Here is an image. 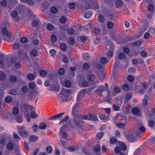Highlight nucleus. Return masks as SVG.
Here are the masks:
<instances>
[{
    "mask_svg": "<svg viewBox=\"0 0 155 155\" xmlns=\"http://www.w3.org/2000/svg\"><path fill=\"white\" fill-rule=\"evenodd\" d=\"M34 107L33 106L28 105L27 104H23L21 105V111L23 112L25 111V115L27 122H29L31 120V118L29 116V110H33Z\"/></svg>",
    "mask_w": 155,
    "mask_h": 155,
    "instance_id": "obj_1",
    "label": "nucleus"
},
{
    "mask_svg": "<svg viewBox=\"0 0 155 155\" xmlns=\"http://www.w3.org/2000/svg\"><path fill=\"white\" fill-rule=\"evenodd\" d=\"M18 133L22 137L26 138L29 136L28 132L26 130V128L24 126H19L17 127Z\"/></svg>",
    "mask_w": 155,
    "mask_h": 155,
    "instance_id": "obj_2",
    "label": "nucleus"
},
{
    "mask_svg": "<svg viewBox=\"0 0 155 155\" xmlns=\"http://www.w3.org/2000/svg\"><path fill=\"white\" fill-rule=\"evenodd\" d=\"M118 144L119 146L116 147L114 149L115 152L118 154L120 153L121 150L124 151L127 148L126 145L124 144L123 143L120 142L118 143Z\"/></svg>",
    "mask_w": 155,
    "mask_h": 155,
    "instance_id": "obj_3",
    "label": "nucleus"
},
{
    "mask_svg": "<svg viewBox=\"0 0 155 155\" xmlns=\"http://www.w3.org/2000/svg\"><path fill=\"white\" fill-rule=\"evenodd\" d=\"M139 131L142 132H143L145 131V128L141 124L138 125L137 130L134 131V134L138 137L141 136L142 134Z\"/></svg>",
    "mask_w": 155,
    "mask_h": 155,
    "instance_id": "obj_4",
    "label": "nucleus"
},
{
    "mask_svg": "<svg viewBox=\"0 0 155 155\" xmlns=\"http://www.w3.org/2000/svg\"><path fill=\"white\" fill-rule=\"evenodd\" d=\"M83 118L84 120H88L94 121H97L98 120L97 116L91 114L87 116H83Z\"/></svg>",
    "mask_w": 155,
    "mask_h": 155,
    "instance_id": "obj_5",
    "label": "nucleus"
},
{
    "mask_svg": "<svg viewBox=\"0 0 155 155\" xmlns=\"http://www.w3.org/2000/svg\"><path fill=\"white\" fill-rule=\"evenodd\" d=\"M99 4H93L91 5H87L85 7L86 10H87L90 8H92L95 10H97L99 9Z\"/></svg>",
    "mask_w": 155,
    "mask_h": 155,
    "instance_id": "obj_6",
    "label": "nucleus"
},
{
    "mask_svg": "<svg viewBox=\"0 0 155 155\" xmlns=\"http://www.w3.org/2000/svg\"><path fill=\"white\" fill-rule=\"evenodd\" d=\"M2 32L3 35L4 36H6L9 38H10L12 37V34L10 32H8L6 28H3L2 29Z\"/></svg>",
    "mask_w": 155,
    "mask_h": 155,
    "instance_id": "obj_7",
    "label": "nucleus"
},
{
    "mask_svg": "<svg viewBox=\"0 0 155 155\" xmlns=\"http://www.w3.org/2000/svg\"><path fill=\"white\" fill-rule=\"evenodd\" d=\"M65 127V126L64 125H63L61 127L60 129V134L61 136L64 139H65L66 137L68 136V135L66 134L64 131V128Z\"/></svg>",
    "mask_w": 155,
    "mask_h": 155,
    "instance_id": "obj_8",
    "label": "nucleus"
},
{
    "mask_svg": "<svg viewBox=\"0 0 155 155\" xmlns=\"http://www.w3.org/2000/svg\"><path fill=\"white\" fill-rule=\"evenodd\" d=\"M99 77L100 80L104 79L106 76V73L104 71L100 72L98 73Z\"/></svg>",
    "mask_w": 155,
    "mask_h": 155,
    "instance_id": "obj_9",
    "label": "nucleus"
},
{
    "mask_svg": "<svg viewBox=\"0 0 155 155\" xmlns=\"http://www.w3.org/2000/svg\"><path fill=\"white\" fill-rule=\"evenodd\" d=\"M64 114V113H62L59 114L55 116L50 117V119L55 120L57 119H61V118L62 116Z\"/></svg>",
    "mask_w": 155,
    "mask_h": 155,
    "instance_id": "obj_10",
    "label": "nucleus"
},
{
    "mask_svg": "<svg viewBox=\"0 0 155 155\" xmlns=\"http://www.w3.org/2000/svg\"><path fill=\"white\" fill-rule=\"evenodd\" d=\"M71 91L69 89L64 88L62 89V91L60 93V94L62 95H66L68 93H70Z\"/></svg>",
    "mask_w": 155,
    "mask_h": 155,
    "instance_id": "obj_11",
    "label": "nucleus"
},
{
    "mask_svg": "<svg viewBox=\"0 0 155 155\" xmlns=\"http://www.w3.org/2000/svg\"><path fill=\"white\" fill-rule=\"evenodd\" d=\"M61 81L63 85H64L65 87H69L71 86V83L70 81L67 80L65 81L64 83V84L62 79H61Z\"/></svg>",
    "mask_w": 155,
    "mask_h": 155,
    "instance_id": "obj_12",
    "label": "nucleus"
},
{
    "mask_svg": "<svg viewBox=\"0 0 155 155\" xmlns=\"http://www.w3.org/2000/svg\"><path fill=\"white\" fill-rule=\"evenodd\" d=\"M16 61L15 59H13L11 61L12 63H14V66L15 68H19L21 66L19 62H16Z\"/></svg>",
    "mask_w": 155,
    "mask_h": 155,
    "instance_id": "obj_13",
    "label": "nucleus"
},
{
    "mask_svg": "<svg viewBox=\"0 0 155 155\" xmlns=\"http://www.w3.org/2000/svg\"><path fill=\"white\" fill-rule=\"evenodd\" d=\"M116 124L118 127L120 129H122L125 128L126 125L125 123L123 124L118 123H116Z\"/></svg>",
    "mask_w": 155,
    "mask_h": 155,
    "instance_id": "obj_14",
    "label": "nucleus"
},
{
    "mask_svg": "<svg viewBox=\"0 0 155 155\" xmlns=\"http://www.w3.org/2000/svg\"><path fill=\"white\" fill-rule=\"evenodd\" d=\"M19 112V108L17 107H15L12 110L13 114L14 115H16L18 114Z\"/></svg>",
    "mask_w": 155,
    "mask_h": 155,
    "instance_id": "obj_15",
    "label": "nucleus"
},
{
    "mask_svg": "<svg viewBox=\"0 0 155 155\" xmlns=\"http://www.w3.org/2000/svg\"><path fill=\"white\" fill-rule=\"evenodd\" d=\"M31 117L32 118H36L38 117V115L36 112L33 110H32L31 112Z\"/></svg>",
    "mask_w": 155,
    "mask_h": 155,
    "instance_id": "obj_16",
    "label": "nucleus"
},
{
    "mask_svg": "<svg viewBox=\"0 0 155 155\" xmlns=\"http://www.w3.org/2000/svg\"><path fill=\"white\" fill-rule=\"evenodd\" d=\"M134 134L133 133H129L125 135V136L128 140H130L134 136Z\"/></svg>",
    "mask_w": 155,
    "mask_h": 155,
    "instance_id": "obj_17",
    "label": "nucleus"
},
{
    "mask_svg": "<svg viewBox=\"0 0 155 155\" xmlns=\"http://www.w3.org/2000/svg\"><path fill=\"white\" fill-rule=\"evenodd\" d=\"M95 78V77L94 75L90 74L88 75L87 79L89 81L93 82L94 81Z\"/></svg>",
    "mask_w": 155,
    "mask_h": 155,
    "instance_id": "obj_18",
    "label": "nucleus"
},
{
    "mask_svg": "<svg viewBox=\"0 0 155 155\" xmlns=\"http://www.w3.org/2000/svg\"><path fill=\"white\" fill-rule=\"evenodd\" d=\"M38 54V52L35 50H33L30 52V55L31 56H36Z\"/></svg>",
    "mask_w": 155,
    "mask_h": 155,
    "instance_id": "obj_19",
    "label": "nucleus"
},
{
    "mask_svg": "<svg viewBox=\"0 0 155 155\" xmlns=\"http://www.w3.org/2000/svg\"><path fill=\"white\" fill-rule=\"evenodd\" d=\"M47 125L44 122H41L39 125V128L42 130H45L47 128Z\"/></svg>",
    "mask_w": 155,
    "mask_h": 155,
    "instance_id": "obj_20",
    "label": "nucleus"
},
{
    "mask_svg": "<svg viewBox=\"0 0 155 155\" xmlns=\"http://www.w3.org/2000/svg\"><path fill=\"white\" fill-rule=\"evenodd\" d=\"M21 1L23 2L26 3L27 2L28 4L30 5H32L34 4L32 0H20Z\"/></svg>",
    "mask_w": 155,
    "mask_h": 155,
    "instance_id": "obj_21",
    "label": "nucleus"
},
{
    "mask_svg": "<svg viewBox=\"0 0 155 155\" xmlns=\"http://www.w3.org/2000/svg\"><path fill=\"white\" fill-rule=\"evenodd\" d=\"M38 139V137L37 136H31L30 137L29 140L30 141L34 142L37 140Z\"/></svg>",
    "mask_w": 155,
    "mask_h": 155,
    "instance_id": "obj_22",
    "label": "nucleus"
},
{
    "mask_svg": "<svg viewBox=\"0 0 155 155\" xmlns=\"http://www.w3.org/2000/svg\"><path fill=\"white\" fill-rule=\"evenodd\" d=\"M100 61L101 63L104 64L108 63V61L107 60V59L106 58L104 57L101 58Z\"/></svg>",
    "mask_w": 155,
    "mask_h": 155,
    "instance_id": "obj_23",
    "label": "nucleus"
},
{
    "mask_svg": "<svg viewBox=\"0 0 155 155\" xmlns=\"http://www.w3.org/2000/svg\"><path fill=\"white\" fill-rule=\"evenodd\" d=\"M14 147V145L13 143H8L7 145V149L9 150H12L13 149Z\"/></svg>",
    "mask_w": 155,
    "mask_h": 155,
    "instance_id": "obj_24",
    "label": "nucleus"
},
{
    "mask_svg": "<svg viewBox=\"0 0 155 155\" xmlns=\"http://www.w3.org/2000/svg\"><path fill=\"white\" fill-rule=\"evenodd\" d=\"M104 135L103 132H101L99 133L96 135V139L97 140H100L101 139Z\"/></svg>",
    "mask_w": 155,
    "mask_h": 155,
    "instance_id": "obj_25",
    "label": "nucleus"
},
{
    "mask_svg": "<svg viewBox=\"0 0 155 155\" xmlns=\"http://www.w3.org/2000/svg\"><path fill=\"white\" fill-rule=\"evenodd\" d=\"M91 15L92 13L91 12L89 11H87L85 13L84 17L86 18H88L91 17Z\"/></svg>",
    "mask_w": 155,
    "mask_h": 155,
    "instance_id": "obj_26",
    "label": "nucleus"
},
{
    "mask_svg": "<svg viewBox=\"0 0 155 155\" xmlns=\"http://www.w3.org/2000/svg\"><path fill=\"white\" fill-rule=\"evenodd\" d=\"M13 135L14 136V138L16 140L19 141L20 139V137H19L18 134L15 132H13Z\"/></svg>",
    "mask_w": 155,
    "mask_h": 155,
    "instance_id": "obj_27",
    "label": "nucleus"
},
{
    "mask_svg": "<svg viewBox=\"0 0 155 155\" xmlns=\"http://www.w3.org/2000/svg\"><path fill=\"white\" fill-rule=\"evenodd\" d=\"M6 78V76L5 74L3 72H1L0 73V80L2 81L4 80Z\"/></svg>",
    "mask_w": 155,
    "mask_h": 155,
    "instance_id": "obj_28",
    "label": "nucleus"
},
{
    "mask_svg": "<svg viewBox=\"0 0 155 155\" xmlns=\"http://www.w3.org/2000/svg\"><path fill=\"white\" fill-rule=\"evenodd\" d=\"M86 92L85 90H83L81 91L79 93V94L78 95L77 100L78 101L79 100V97L81 96H82L84 95V93Z\"/></svg>",
    "mask_w": 155,
    "mask_h": 155,
    "instance_id": "obj_29",
    "label": "nucleus"
},
{
    "mask_svg": "<svg viewBox=\"0 0 155 155\" xmlns=\"http://www.w3.org/2000/svg\"><path fill=\"white\" fill-rule=\"evenodd\" d=\"M68 41L70 44L73 45L75 42V40L74 38L71 37L68 39Z\"/></svg>",
    "mask_w": 155,
    "mask_h": 155,
    "instance_id": "obj_30",
    "label": "nucleus"
},
{
    "mask_svg": "<svg viewBox=\"0 0 155 155\" xmlns=\"http://www.w3.org/2000/svg\"><path fill=\"white\" fill-rule=\"evenodd\" d=\"M98 20L101 23H103L105 21V19L104 17L101 15L99 16Z\"/></svg>",
    "mask_w": 155,
    "mask_h": 155,
    "instance_id": "obj_31",
    "label": "nucleus"
},
{
    "mask_svg": "<svg viewBox=\"0 0 155 155\" xmlns=\"http://www.w3.org/2000/svg\"><path fill=\"white\" fill-rule=\"evenodd\" d=\"M47 72L44 70H41L40 72V76L42 77H44L47 74Z\"/></svg>",
    "mask_w": 155,
    "mask_h": 155,
    "instance_id": "obj_32",
    "label": "nucleus"
},
{
    "mask_svg": "<svg viewBox=\"0 0 155 155\" xmlns=\"http://www.w3.org/2000/svg\"><path fill=\"white\" fill-rule=\"evenodd\" d=\"M79 105V104L78 102L75 105L73 108L72 113L74 115V112L76 110H77V108L78 107Z\"/></svg>",
    "mask_w": 155,
    "mask_h": 155,
    "instance_id": "obj_33",
    "label": "nucleus"
},
{
    "mask_svg": "<svg viewBox=\"0 0 155 155\" xmlns=\"http://www.w3.org/2000/svg\"><path fill=\"white\" fill-rule=\"evenodd\" d=\"M11 16L13 18H16L18 16V12L16 11H14L11 13Z\"/></svg>",
    "mask_w": 155,
    "mask_h": 155,
    "instance_id": "obj_34",
    "label": "nucleus"
},
{
    "mask_svg": "<svg viewBox=\"0 0 155 155\" xmlns=\"http://www.w3.org/2000/svg\"><path fill=\"white\" fill-rule=\"evenodd\" d=\"M90 57L89 54L87 53H84L83 54V58L84 60H87Z\"/></svg>",
    "mask_w": 155,
    "mask_h": 155,
    "instance_id": "obj_35",
    "label": "nucleus"
},
{
    "mask_svg": "<svg viewBox=\"0 0 155 155\" xmlns=\"http://www.w3.org/2000/svg\"><path fill=\"white\" fill-rule=\"evenodd\" d=\"M46 150L48 153H51L52 152V148L51 146H48L46 148Z\"/></svg>",
    "mask_w": 155,
    "mask_h": 155,
    "instance_id": "obj_36",
    "label": "nucleus"
},
{
    "mask_svg": "<svg viewBox=\"0 0 155 155\" xmlns=\"http://www.w3.org/2000/svg\"><path fill=\"white\" fill-rule=\"evenodd\" d=\"M35 78V76L31 74H29L28 75V78L30 81L33 80Z\"/></svg>",
    "mask_w": 155,
    "mask_h": 155,
    "instance_id": "obj_37",
    "label": "nucleus"
},
{
    "mask_svg": "<svg viewBox=\"0 0 155 155\" xmlns=\"http://www.w3.org/2000/svg\"><path fill=\"white\" fill-rule=\"evenodd\" d=\"M132 113L134 114H137L139 112V110L137 107H135L132 109Z\"/></svg>",
    "mask_w": 155,
    "mask_h": 155,
    "instance_id": "obj_38",
    "label": "nucleus"
},
{
    "mask_svg": "<svg viewBox=\"0 0 155 155\" xmlns=\"http://www.w3.org/2000/svg\"><path fill=\"white\" fill-rule=\"evenodd\" d=\"M60 48L61 50L65 51L67 49V46L65 44H62L61 45Z\"/></svg>",
    "mask_w": 155,
    "mask_h": 155,
    "instance_id": "obj_39",
    "label": "nucleus"
},
{
    "mask_svg": "<svg viewBox=\"0 0 155 155\" xmlns=\"http://www.w3.org/2000/svg\"><path fill=\"white\" fill-rule=\"evenodd\" d=\"M107 28H112L114 27V24L111 22H108L107 24Z\"/></svg>",
    "mask_w": 155,
    "mask_h": 155,
    "instance_id": "obj_40",
    "label": "nucleus"
},
{
    "mask_svg": "<svg viewBox=\"0 0 155 155\" xmlns=\"http://www.w3.org/2000/svg\"><path fill=\"white\" fill-rule=\"evenodd\" d=\"M39 22V21L38 19L35 21H33L32 23V25L34 27L37 26Z\"/></svg>",
    "mask_w": 155,
    "mask_h": 155,
    "instance_id": "obj_41",
    "label": "nucleus"
},
{
    "mask_svg": "<svg viewBox=\"0 0 155 155\" xmlns=\"http://www.w3.org/2000/svg\"><path fill=\"white\" fill-rule=\"evenodd\" d=\"M66 18L64 16L61 17L60 20V22L61 23H64L66 22Z\"/></svg>",
    "mask_w": 155,
    "mask_h": 155,
    "instance_id": "obj_42",
    "label": "nucleus"
},
{
    "mask_svg": "<svg viewBox=\"0 0 155 155\" xmlns=\"http://www.w3.org/2000/svg\"><path fill=\"white\" fill-rule=\"evenodd\" d=\"M122 89L124 91H127L129 89L128 85L126 84H124L122 86Z\"/></svg>",
    "mask_w": 155,
    "mask_h": 155,
    "instance_id": "obj_43",
    "label": "nucleus"
},
{
    "mask_svg": "<svg viewBox=\"0 0 155 155\" xmlns=\"http://www.w3.org/2000/svg\"><path fill=\"white\" fill-rule=\"evenodd\" d=\"M29 87L31 89H34L35 87V84L34 82H31L29 84Z\"/></svg>",
    "mask_w": 155,
    "mask_h": 155,
    "instance_id": "obj_44",
    "label": "nucleus"
},
{
    "mask_svg": "<svg viewBox=\"0 0 155 155\" xmlns=\"http://www.w3.org/2000/svg\"><path fill=\"white\" fill-rule=\"evenodd\" d=\"M115 4L117 7H120L122 5V2L120 0H118L116 2Z\"/></svg>",
    "mask_w": 155,
    "mask_h": 155,
    "instance_id": "obj_45",
    "label": "nucleus"
},
{
    "mask_svg": "<svg viewBox=\"0 0 155 155\" xmlns=\"http://www.w3.org/2000/svg\"><path fill=\"white\" fill-rule=\"evenodd\" d=\"M100 119L102 121H107L108 119L106 117H105L102 114H101L100 116Z\"/></svg>",
    "mask_w": 155,
    "mask_h": 155,
    "instance_id": "obj_46",
    "label": "nucleus"
},
{
    "mask_svg": "<svg viewBox=\"0 0 155 155\" xmlns=\"http://www.w3.org/2000/svg\"><path fill=\"white\" fill-rule=\"evenodd\" d=\"M116 142V139L114 137H112L110 140V143L111 144H113Z\"/></svg>",
    "mask_w": 155,
    "mask_h": 155,
    "instance_id": "obj_47",
    "label": "nucleus"
},
{
    "mask_svg": "<svg viewBox=\"0 0 155 155\" xmlns=\"http://www.w3.org/2000/svg\"><path fill=\"white\" fill-rule=\"evenodd\" d=\"M10 80L12 82H15L17 80L16 77L14 75H12L10 78Z\"/></svg>",
    "mask_w": 155,
    "mask_h": 155,
    "instance_id": "obj_48",
    "label": "nucleus"
},
{
    "mask_svg": "<svg viewBox=\"0 0 155 155\" xmlns=\"http://www.w3.org/2000/svg\"><path fill=\"white\" fill-rule=\"evenodd\" d=\"M51 12L53 13H56L58 11L57 9L55 7H53L51 9Z\"/></svg>",
    "mask_w": 155,
    "mask_h": 155,
    "instance_id": "obj_49",
    "label": "nucleus"
},
{
    "mask_svg": "<svg viewBox=\"0 0 155 155\" xmlns=\"http://www.w3.org/2000/svg\"><path fill=\"white\" fill-rule=\"evenodd\" d=\"M22 118L20 116H18L16 118V120L18 123H21L22 121Z\"/></svg>",
    "mask_w": 155,
    "mask_h": 155,
    "instance_id": "obj_50",
    "label": "nucleus"
},
{
    "mask_svg": "<svg viewBox=\"0 0 155 155\" xmlns=\"http://www.w3.org/2000/svg\"><path fill=\"white\" fill-rule=\"evenodd\" d=\"M94 149L95 151L98 152L101 150V147L99 145H97L94 147Z\"/></svg>",
    "mask_w": 155,
    "mask_h": 155,
    "instance_id": "obj_51",
    "label": "nucleus"
},
{
    "mask_svg": "<svg viewBox=\"0 0 155 155\" xmlns=\"http://www.w3.org/2000/svg\"><path fill=\"white\" fill-rule=\"evenodd\" d=\"M51 39L52 42H55L57 40V38L54 35H52L51 37Z\"/></svg>",
    "mask_w": 155,
    "mask_h": 155,
    "instance_id": "obj_52",
    "label": "nucleus"
},
{
    "mask_svg": "<svg viewBox=\"0 0 155 155\" xmlns=\"http://www.w3.org/2000/svg\"><path fill=\"white\" fill-rule=\"evenodd\" d=\"M105 89L103 87V86H101L98 87V88L97 89V91L99 92H102L104 91Z\"/></svg>",
    "mask_w": 155,
    "mask_h": 155,
    "instance_id": "obj_53",
    "label": "nucleus"
},
{
    "mask_svg": "<svg viewBox=\"0 0 155 155\" xmlns=\"http://www.w3.org/2000/svg\"><path fill=\"white\" fill-rule=\"evenodd\" d=\"M50 52L51 55L53 57L54 56L56 53V51L54 49L51 50L50 51Z\"/></svg>",
    "mask_w": 155,
    "mask_h": 155,
    "instance_id": "obj_54",
    "label": "nucleus"
},
{
    "mask_svg": "<svg viewBox=\"0 0 155 155\" xmlns=\"http://www.w3.org/2000/svg\"><path fill=\"white\" fill-rule=\"evenodd\" d=\"M125 57V55L123 53H121L119 55V58L120 60L124 59Z\"/></svg>",
    "mask_w": 155,
    "mask_h": 155,
    "instance_id": "obj_55",
    "label": "nucleus"
},
{
    "mask_svg": "<svg viewBox=\"0 0 155 155\" xmlns=\"http://www.w3.org/2000/svg\"><path fill=\"white\" fill-rule=\"evenodd\" d=\"M68 119V116H67L63 120H61L60 121L59 123L60 124H62L63 122L66 121Z\"/></svg>",
    "mask_w": 155,
    "mask_h": 155,
    "instance_id": "obj_56",
    "label": "nucleus"
},
{
    "mask_svg": "<svg viewBox=\"0 0 155 155\" xmlns=\"http://www.w3.org/2000/svg\"><path fill=\"white\" fill-rule=\"evenodd\" d=\"M127 79L130 82H132L134 81V77L131 75L129 76L127 78Z\"/></svg>",
    "mask_w": 155,
    "mask_h": 155,
    "instance_id": "obj_57",
    "label": "nucleus"
},
{
    "mask_svg": "<svg viewBox=\"0 0 155 155\" xmlns=\"http://www.w3.org/2000/svg\"><path fill=\"white\" fill-rule=\"evenodd\" d=\"M18 54L19 55H21V54H23L24 56L28 57V56L26 54V53L24 52L23 51L20 50L18 52Z\"/></svg>",
    "mask_w": 155,
    "mask_h": 155,
    "instance_id": "obj_58",
    "label": "nucleus"
},
{
    "mask_svg": "<svg viewBox=\"0 0 155 155\" xmlns=\"http://www.w3.org/2000/svg\"><path fill=\"white\" fill-rule=\"evenodd\" d=\"M75 5L73 2H71L69 3V7L71 9H73L75 8Z\"/></svg>",
    "mask_w": 155,
    "mask_h": 155,
    "instance_id": "obj_59",
    "label": "nucleus"
},
{
    "mask_svg": "<svg viewBox=\"0 0 155 155\" xmlns=\"http://www.w3.org/2000/svg\"><path fill=\"white\" fill-rule=\"evenodd\" d=\"M113 50L107 52V55L108 57L111 58L113 55Z\"/></svg>",
    "mask_w": 155,
    "mask_h": 155,
    "instance_id": "obj_60",
    "label": "nucleus"
},
{
    "mask_svg": "<svg viewBox=\"0 0 155 155\" xmlns=\"http://www.w3.org/2000/svg\"><path fill=\"white\" fill-rule=\"evenodd\" d=\"M148 10L150 12H152L154 9L153 6L152 5H150L148 7Z\"/></svg>",
    "mask_w": 155,
    "mask_h": 155,
    "instance_id": "obj_61",
    "label": "nucleus"
},
{
    "mask_svg": "<svg viewBox=\"0 0 155 155\" xmlns=\"http://www.w3.org/2000/svg\"><path fill=\"white\" fill-rule=\"evenodd\" d=\"M32 129L35 132H37L39 130L38 126L36 125H35L32 127Z\"/></svg>",
    "mask_w": 155,
    "mask_h": 155,
    "instance_id": "obj_62",
    "label": "nucleus"
},
{
    "mask_svg": "<svg viewBox=\"0 0 155 155\" xmlns=\"http://www.w3.org/2000/svg\"><path fill=\"white\" fill-rule=\"evenodd\" d=\"M27 41V38L25 37H22L21 39V42L22 43H25Z\"/></svg>",
    "mask_w": 155,
    "mask_h": 155,
    "instance_id": "obj_63",
    "label": "nucleus"
},
{
    "mask_svg": "<svg viewBox=\"0 0 155 155\" xmlns=\"http://www.w3.org/2000/svg\"><path fill=\"white\" fill-rule=\"evenodd\" d=\"M65 71L63 68H60L58 71V73L59 74L62 75L64 73Z\"/></svg>",
    "mask_w": 155,
    "mask_h": 155,
    "instance_id": "obj_64",
    "label": "nucleus"
}]
</instances>
